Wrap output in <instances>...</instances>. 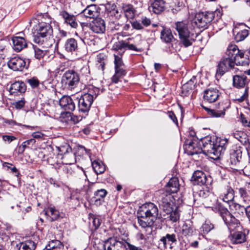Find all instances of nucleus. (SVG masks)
I'll list each match as a JSON object with an SVG mask.
<instances>
[{"mask_svg": "<svg viewBox=\"0 0 250 250\" xmlns=\"http://www.w3.org/2000/svg\"><path fill=\"white\" fill-rule=\"evenodd\" d=\"M158 214V208L154 204L146 203L139 208L137 212L138 224L146 231H148L147 234H150Z\"/></svg>", "mask_w": 250, "mask_h": 250, "instance_id": "nucleus-1", "label": "nucleus"}, {"mask_svg": "<svg viewBox=\"0 0 250 250\" xmlns=\"http://www.w3.org/2000/svg\"><path fill=\"white\" fill-rule=\"evenodd\" d=\"M51 19L45 14L39 19V23L36 26V34L34 36V42L38 44L47 48L52 45V34L53 28L51 25Z\"/></svg>", "mask_w": 250, "mask_h": 250, "instance_id": "nucleus-2", "label": "nucleus"}, {"mask_svg": "<svg viewBox=\"0 0 250 250\" xmlns=\"http://www.w3.org/2000/svg\"><path fill=\"white\" fill-rule=\"evenodd\" d=\"M204 153H207L213 159H217L223 154L228 146L226 138H215L207 136L201 141Z\"/></svg>", "mask_w": 250, "mask_h": 250, "instance_id": "nucleus-3", "label": "nucleus"}, {"mask_svg": "<svg viewBox=\"0 0 250 250\" xmlns=\"http://www.w3.org/2000/svg\"><path fill=\"white\" fill-rule=\"evenodd\" d=\"M211 208L222 218L230 231H233L240 226L239 221L221 203H217L215 206L211 207Z\"/></svg>", "mask_w": 250, "mask_h": 250, "instance_id": "nucleus-4", "label": "nucleus"}, {"mask_svg": "<svg viewBox=\"0 0 250 250\" xmlns=\"http://www.w3.org/2000/svg\"><path fill=\"white\" fill-rule=\"evenodd\" d=\"M175 28L183 44L185 47L190 46L196 36L189 27L188 24L185 21H178L175 23Z\"/></svg>", "mask_w": 250, "mask_h": 250, "instance_id": "nucleus-5", "label": "nucleus"}, {"mask_svg": "<svg viewBox=\"0 0 250 250\" xmlns=\"http://www.w3.org/2000/svg\"><path fill=\"white\" fill-rule=\"evenodd\" d=\"M204 138L199 140L196 136L194 130L190 129L188 137L186 139L184 146L186 152L190 155L202 153L203 151V146L201 141Z\"/></svg>", "mask_w": 250, "mask_h": 250, "instance_id": "nucleus-6", "label": "nucleus"}, {"mask_svg": "<svg viewBox=\"0 0 250 250\" xmlns=\"http://www.w3.org/2000/svg\"><path fill=\"white\" fill-rule=\"evenodd\" d=\"M155 198L161 208L167 213L170 212L173 206L172 196L171 194L164 189L160 190L156 192Z\"/></svg>", "mask_w": 250, "mask_h": 250, "instance_id": "nucleus-7", "label": "nucleus"}, {"mask_svg": "<svg viewBox=\"0 0 250 250\" xmlns=\"http://www.w3.org/2000/svg\"><path fill=\"white\" fill-rule=\"evenodd\" d=\"M79 81V75L76 72L69 70L62 76L61 83L64 88L72 90L77 86Z\"/></svg>", "mask_w": 250, "mask_h": 250, "instance_id": "nucleus-8", "label": "nucleus"}, {"mask_svg": "<svg viewBox=\"0 0 250 250\" xmlns=\"http://www.w3.org/2000/svg\"><path fill=\"white\" fill-rule=\"evenodd\" d=\"M213 12H199L195 15L194 22L198 28H207L208 25L214 19Z\"/></svg>", "mask_w": 250, "mask_h": 250, "instance_id": "nucleus-9", "label": "nucleus"}, {"mask_svg": "<svg viewBox=\"0 0 250 250\" xmlns=\"http://www.w3.org/2000/svg\"><path fill=\"white\" fill-rule=\"evenodd\" d=\"M230 103L229 100L226 99L218 103L216 106V109H212L208 107L202 106L206 110L208 114L213 117H223L225 114L226 110L230 107Z\"/></svg>", "mask_w": 250, "mask_h": 250, "instance_id": "nucleus-10", "label": "nucleus"}, {"mask_svg": "<svg viewBox=\"0 0 250 250\" xmlns=\"http://www.w3.org/2000/svg\"><path fill=\"white\" fill-rule=\"evenodd\" d=\"M126 242L123 239L111 237L104 242V250H127Z\"/></svg>", "mask_w": 250, "mask_h": 250, "instance_id": "nucleus-11", "label": "nucleus"}, {"mask_svg": "<svg viewBox=\"0 0 250 250\" xmlns=\"http://www.w3.org/2000/svg\"><path fill=\"white\" fill-rule=\"evenodd\" d=\"M7 64L9 68L15 71H21L28 66L25 60L18 56L11 58Z\"/></svg>", "mask_w": 250, "mask_h": 250, "instance_id": "nucleus-12", "label": "nucleus"}, {"mask_svg": "<svg viewBox=\"0 0 250 250\" xmlns=\"http://www.w3.org/2000/svg\"><path fill=\"white\" fill-rule=\"evenodd\" d=\"M229 69H234V62H232V59H226L224 57L217 65L216 76L221 77Z\"/></svg>", "mask_w": 250, "mask_h": 250, "instance_id": "nucleus-13", "label": "nucleus"}, {"mask_svg": "<svg viewBox=\"0 0 250 250\" xmlns=\"http://www.w3.org/2000/svg\"><path fill=\"white\" fill-rule=\"evenodd\" d=\"M57 149L61 155H64V159L70 158V159L66 162V164H73L75 162V155L71 152V148L67 144H65L60 146H57Z\"/></svg>", "mask_w": 250, "mask_h": 250, "instance_id": "nucleus-14", "label": "nucleus"}, {"mask_svg": "<svg viewBox=\"0 0 250 250\" xmlns=\"http://www.w3.org/2000/svg\"><path fill=\"white\" fill-rule=\"evenodd\" d=\"M93 101L89 95H83L78 100V108L79 111L85 113L88 112L93 103Z\"/></svg>", "mask_w": 250, "mask_h": 250, "instance_id": "nucleus-15", "label": "nucleus"}, {"mask_svg": "<svg viewBox=\"0 0 250 250\" xmlns=\"http://www.w3.org/2000/svg\"><path fill=\"white\" fill-rule=\"evenodd\" d=\"M60 105L66 112H70L75 109V104L72 99L68 96H63L60 100Z\"/></svg>", "mask_w": 250, "mask_h": 250, "instance_id": "nucleus-16", "label": "nucleus"}, {"mask_svg": "<svg viewBox=\"0 0 250 250\" xmlns=\"http://www.w3.org/2000/svg\"><path fill=\"white\" fill-rule=\"evenodd\" d=\"M63 48L68 53H76L79 50L78 41L73 38L68 39L64 42Z\"/></svg>", "mask_w": 250, "mask_h": 250, "instance_id": "nucleus-17", "label": "nucleus"}, {"mask_svg": "<svg viewBox=\"0 0 250 250\" xmlns=\"http://www.w3.org/2000/svg\"><path fill=\"white\" fill-rule=\"evenodd\" d=\"M220 93L216 88H209L205 90L204 99L208 103L215 102L220 96Z\"/></svg>", "mask_w": 250, "mask_h": 250, "instance_id": "nucleus-18", "label": "nucleus"}, {"mask_svg": "<svg viewBox=\"0 0 250 250\" xmlns=\"http://www.w3.org/2000/svg\"><path fill=\"white\" fill-rule=\"evenodd\" d=\"M59 15L63 19L64 22L67 25H69L71 27L76 28L78 27V23L76 17L74 15L70 14L64 10L60 11Z\"/></svg>", "mask_w": 250, "mask_h": 250, "instance_id": "nucleus-19", "label": "nucleus"}, {"mask_svg": "<svg viewBox=\"0 0 250 250\" xmlns=\"http://www.w3.org/2000/svg\"><path fill=\"white\" fill-rule=\"evenodd\" d=\"M243 148L240 146H235L230 152V163L232 165H236L242 159Z\"/></svg>", "mask_w": 250, "mask_h": 250, "instance_id": "nucleus-20", "label": "nucleus"}, {"mask_svg": "<svg viewBox=\"0 0 250 250\" xmlns=\"http://www.w3.org/2000/svg\"><path fill=\"white\" fill-rule=\"evenodd\" d=\"M90 29L97 34L103 33L105 30V22L101 18L95 19L90 24Z\"/></svg>", "mask_w": 250, "mask_h": 250, "instance_id": "nucleus-21", "label": "nucleus"}, {"mask_svg": "<svg viewBox=\"0 0 250 250\" xmlns=\"http://www.w3.org/2000/svg\"><path fill=\"white\" fill-rule=\"evenodd\" d=\"M180 231L182 235L188 238L194 234L195 229L193 226L192 223L190 221L188 220L184 222L181 227Z\"/></svg>", "mask_w": 250, "mask_h": 250, "instance_id": "nucleus-22", "label": "nucleus"}, {"mask_svg": "<svg viewBox=\"0 0 250 250\" xmlns=\"http://www.w3.org/2000/svg\"><path fill=\"white\" fill-rule=\"evenodd\" d=\"M12 40L13 42V48L17 52H20L27 47V42L23 37L18 36L13 37Z\"/></svg>", "mask_w": 250, "mask_h": 250, "instance_id": "nucleus-23", "label": "nucleus"}, {"mask_svg": "<svg viewBox=\"0 0 250 250\" xmlns=\"http://www.w3.org/2000/svg\"><path fill=\"white\" fill-rule=\"evenodd\" d=\"M26 90V86L24 83L21 81H17L11 84L9 88L11 94L16 95L18 93H24Z\"/></svg>", "mask_w": 250, "mask_h": 250, "instance_id": "nucleus-24", "label": "nucleus"}, {"mask_svg": "<svg viewBox=\"0 0 250 250\" xmlns=\"http://www.w3.org/2000/svg\"><path fill=\"white\" fill-rule=\"evenodd\" d=\"M248 83V78L245 75H235L233 77V85L236 88L244 87Z\"/></svg>", "mask_w": 250, "mask_h": 250, "instance_id": "nucleus-25", "label": "nucleus"}, {"mask_svg": "<svg viewBox=\"0 0 250 250\" xmlns=\"http://www.w3.org/2000/svg\"><path fill=\"white\" fill-rule=\"evenodd\" d=\"M179 188V181L177 178H171L167 184L164 191L170 194L176 193Z\"/></svg>", "mask_w": 250, "mask_h": 250, "instance_id": "nucleus-26", "label": "nucleus"}, {"mask_svg": "<svg viewBox=\"0 0 250 250\" xmlns=\"http://www.w3.org/2000/svg\"><path fill=\"white\" fill-rule=\"evenodd\" d=\"M192 180L194 184L203 185L206 182V176L203 171L197 170L193 174Z\"/></svg>", "mask_w": 250, "mask_h": 250, "instance_id": "nucleus-27", "label": "nucleus"}, {"mask_svg": "<svg viewBox=\"0 0 250 250\" xmlns=\"http://www.w3.org/2000/svg\"><path fill=\"white\" fill-rule=\"evenodd\" d=\"M97 7L95 4H91L87 6L81 14L86 18L91 19L97 16Z\"/></svg>", "mask_w": 250, "mask_h": 250, "instance_id": "nucleus-28", "label": "nucleus"}, {"mask_svg": "<svg viewBox=\"0 0 250 250\" xmlns=\"http://www.w3.org/2000/svg\"><path fill=\"white\" fill-rule=\"evenodd\" d=\"M197 193L199 197L204 199V203L206 205L210 204L208 203L209 200L212 202H216L217 201L216 198L208 191L200 190Z\"/></svg>", "mask_w": 250, "mask_h": 250, "instance_id": "nucleus-29", "label": "nucleus"}, {"mask_svg": "<svg viewBox=\"0 0 250 250\" xmlns=\"http://www.w3.org/2000/svg\"><path fill=\"white\" fill-rule=\"evenodd\" d=\"M44 214L48 217L50 221H53L58 219L60 217L59 211L54 207H50L43 210Z\"/></svg>", "mask_w": 250, "mask_h": 250, "instance_id": "nucleus-30", "label": "nucleus"}, {"mask_svg": "<svg viewBox=\"0 0 250 250\" xmlns=\"http://www.w3.org/2000/svg\"><path fill=\"white\" fill-rule=\"evenodd\" d=\"M246 240V234L242 231H237L231 234V241L233 244H242Z\"/></svg>", "mask_w": 250, "mask_h": 250, "instance_id": "nucleus-31", "label": "nucleus"}, {"mask_svg": "<svg viewBox=\"0 0 250 250\" xmlns=\"http://www.w3.org/2000/svg\"><path fill=\"white\" fill-rule=\"evenodd\" d=\"M239 50L237 45L235 44L229 45L226 52V55L224 57L226 59H232V62H235V56L239 52Z\"/></svg>", "mask_w": 250, "mask_h": 250, "instance_id": "nucleus-32", "label": "nucleus"}, {"mask_svg": "<svg viewBox=\"0 0 250 250\" xmlns=\"http://www.w3.org/2000/svg\"><path fill=\"white\" fill-rule=\"evenodd\" d=\"M152 3L150 8L155 14H159L165 8V2L163 0H151Z\"/></svg>", "mask_w": 250, "mask_h": 250, "instance_id": "nucleus-33", "label": "nucleus"}, {"mask_svg": "<svg viewBox=\"0 0 250 250\" xmlns=\"http://www.w3.org/2000/svg\"><path fill=\"white\" fill-rule=\"evenodd\" d=\"M127 42L124 41H120L115 42L112 47V49L118 53V55L122 56L125 50L127 47Z\"/></svg>", "mask_w": 250, "mask_h": 250, "instance_id": "nucleus-34", "label": "nucleus"}, {"mask_svg": "<svg viewBox=\"0 0 250 250\" xmlns=\"http://www.w3.org/2000/svg\"><path fill=\"white\" fill-rule=\"evenodd\" d=\"M122 9L125 13V16L127 19H132L134 18L135 9L133 5L130 4H123Z\"/></svg>", "mask_w": 250, "mask_h": 250, "instance_id": "nucleus-35", "label": "nucleus"}, {"mask_svg": "<svg viewBox=\"0 0 250 250\" xmlns=\"http://www.w3.org/2000/svg\"><path fill=\"white\" fill-rule=\"evenodd\" d=\"M63 245L59 240H54L50 241L43 250H63Z\"/></svg>", "mask_w": 250, "mask_h": 250, "instance_id": "nucleus-36", "label": "nucleus"}, {"mask_svg": "<svg viewBox=\"0 0 250 250\" xmlns=\"http://www.w3.org/2000/svg\"><path fill=\"white\" fill-rule=\"evenodd\" d=\"M234 197V192L232 188L230 187H227L226 191L222 195V200L224 202L229 203L233 202L232 201Z\"/></svg>", "mask_w": 250, "mask_h": 250, "instance_id": "nucleus-37", "label": "nucleus"}, {"mask_svg": "<svg viewBox=\"0 0 250 250\" xmlns=\"http://www.w3.org/2000/svg\"><path fill=\"white\" fill-rule=\"evenodd\" d=\"M249 63V60L246 57H245L244 53L240 50L239 52L235 56L234 64L236 65H245L248 64Z\"/></svg>", "mask_w": 250, "mask_h": 250, "instance_id": "nucleus-38", "label": "nucleus"}, {"mask_svg": "<svg viewBox=\"0 0 250 250\" xmlns=\"http://www.w3.org/2000/svg\"><path fill=\"white\" fill-rule=\"evenodd\" d=\"M18 247V250H35L36 244L34 241L29 240L20 243Z\"/></svg>", "mask_w": 250, "mask_h": 250, "instance_id": "nucleus-39", "label": "nucleus"}, {"mask_svg": "<svg viewBox=\"0 0 250 250\" xmlns=\"http://www.w3.org/2000/svg\"><path fill=\"white\" fill-rule=\"evenodd\" d=\"M161 39L165 42L168 43L172 41L173 36L169 29H164L161 31Z\"/></svg>", "mask_w": 250, "mask_h": 250, "instance_id": "nucleus-40", "label": "nucleus"}, {"mask_svg": "<svg viewBox=\"0 0 250 250\" xmlns=\"http://www.w3.org/2000/svg\"><path fill=\"white\" fill-rule=\"evenodd\" d=\"M89 219L90 225H92L94 229H97L101 225V220L99 217L92 214H89Z\"/></svg>", "mask_w": 250, "mask_h": 250, "instance_id": "nucleus-41", "label": "nucleus"}, {"mask_svg": "<svg viewBox=\"0 0 250 250\" xmlns=\"http://www.w3.org/2000/svg\"><path fill=\"white\" fill-rule=\"evenodd\" d=\"M92 166L97 174L104 173L105 170V167L102 162L94 161L92 163Z\"/></svg>", "mask_w": 250, "mask_h": 250, "instance_id": "nucleus-42", "label": "nucleus"}, {"mask_svg": "<svg viewBox=\"0 0 250 250\" xmlns=\"http://www.w3.org/2000/svg\"><path fill=\"white\" fill-rule=\"evenodd\" d=\"M250 30L248 29H243L239 31L235 35V40L237 42H241L244 40L249 35Z\"/></svg>", "mask_w": 250, "mask_h": 250, "instance_id": "nucleus-43", "label": "nucleus"}, {"mask_svg": "<svg viewBox=\"0 0 250 250\" xmlns=\"http://www.w3.org/2000/svg\"><path fill=\"white\" fill-rule=\"evenodd\" d=\"M100 93V89L99 88L94 87L93 85H90L88 87V92L84 94V95H89L92 98V100L93 101L95 98L97 97Z\"/></svg>", "mask_w": 250, "mask_h": 250, "instance_id": "nucleus-44", "label": "nucleus"}, {"mask_svg": "<svg viewBox=\"0 0 250 250\" xmlns=\"http://www.w3.org/2000/svg\"><path fill=\"white\" fill-rule=\"evenodd\" d=\"M233 137L244 145L246 144L249 140L247 138V135L241 131H236L233 133Z\"/></svg>", "mask_w": 250, "mask_h": 250, "instance_id": "nucleus-45", "label": "nucleus"}, {"mask_svg": "<svg viewBox=\"0 0 250 250\" xmlns=\"http://www.w3.org/2000/svg\"><path fill=\"white\" fill-rule=\"evenodd\" d=\"M229 206L232 209H234L238 214H243L244 212L246 213V209H247V207H245L243 206L234 202H231Z\"/></svg>", "mask_w": 250, "mask_h": 250, "instance_id": "nucleus-46", "label": "nucleus"}, {"mask_svg": "<svg viewBox=\"0 0 250 250\" xmlns=\"http://www.w3.org/2000/svg\"><path fill=\"white\" fill-rule=\"evenodd\" d=\"M180 211L178 208H176L173 210L172 209L170 211V212H168L167 214H169V219L170 220L173 222H175L177 221L179 219L180 217Z\"/></svg>", "mask_w": 250, "mask_h": 250, "instance_id": "nucleus-47", "label": "nucleus"}, {"mask_svg": "<svg viewBox=\"0 0 250 250\" xmlns=\"http://www.w3.org/2000/svg\"><path fill=\"white\" fill-rule=\"evenodd\" d=\"M214 225L209 221H205L202 226V229L204 233H208L214 229Z\"/></svg>", "mask_w": 250, "mask_h": 250, "instance_id": "nucleus-48", "label": "nucleus"}, {"mask_svg": "<svg viewBox=\"0 0 250 250\" xmlns=\"http://www.w3.org/2000/svg\"><path fill=\"white\" fill-rule=\"evenodd\" d=\"M114 64L115 68L120 67H124L125 65L123 63L121 56L118 54H114Z\"/></svg>", "mask_w": 250, "mask_h": 250, "instance_id": "nucleus-49", "label": "nucleus"}, {"mask_svg": "<svg viewBox=\"0 0 250 250\" xmlns=\"http://www.w3.org/2000/svg\"><path fill=\"white\" fill-rule=\"evenodd\" d=\"M26 82L33 88L37 87L40 83L39 80L36 77H35L27 79Z\"/></svg>", "mask_w": 250, "mask_h": 250, "instance_id": "nucleus-50", "label": "nucleus"}, {"mask_svg": "<svg viewBox=\"0 0 250 250\" xmlns=\"http://www.w3.org/2000/svg\"><path fill=\"white\" fill-rule=\"evenodd\" d=\"M34 49L35 52V57L36 59L40 60L43 58V57L44 56L45 52L41 49L38 48L36 46H34Z\"/></svg>", "mask_w": 250, "mask_h": 250, "instance_id": "nucleus-51", "label": "nucleus"}, {"mask_svg": "<svg viewBox=\"0 0 250 250\" xmlns=\"http://www.w3.org/2000/svg\"><path fill=\"white\" fill-rule=\"evenodd\" d=\"M11 208H16L17 209H20V217L23 219V215L25 214V206L21 204L20 205H16L15 207L11 206Z\"/></svg>", "mask_w": 250, "mask_h": 250, "instance_id": "nucleus-52", "label": "nucleus"}, {"mask_svg": "<svg viewBox=\"0 0 250 250\" xmlns=\"http://www.w3.org/2000/svg\"><path fill=\"white\" fill-rule=\"evenodd\" d=\"M25 103V100L23 98H21V100L16 101L13 103L15 107L17 109H21L24 107Z\"/></svg>", "mask_w": 250, "mask_h": 250, "instance_id": "nucleus-53", "label": "nucleus"}, {"mask_svg": "<svg viewBox=\"0 0 250 250\" xmlns=\"http://www.w3.org/2000/svg\"><path fill=\"white\" fill-rule=\"evenodd\" d=\"M6 51L4 50V47L0 49V67L3 66L5 63L4 59L6 57Z\"/></svg>", "mask_w": 250, "mask_h": 250, "instance_id": "nucleus-54", "label": "nucleus"}, {"mask_svg": "<svg viewBox=\"0 0 250 250\" xmlns=\"http://www.w3.org/2000/svg\"><path fill=\"white\" fill-rule=\"evenodd\" d=\"M160 245H162L164 248H167V247H170L171 244L167 242V239L165 236L162 237L160 240Z\"/></svg>", "mask_w": 250, "mask_h": 250, "instance_id": "nucleus-55", "label": "nucleus"}, {"mask_svg": "<svg viewBox=\"0 0 250 250\" xmlns=\"http://www.w3.org/2000/svg\"><path fill=\"white\" fill-rule=\"evenodd\" d=\"M118 8L114 3H108L106 5V9L108 12V14H110L111 12H114V10L117 9Z\"/></svg>", "mask_w": 250, "mask_h": 250, "instance_id": "nucleus-56", "label": "nucleus"}, {"mask_svg": "<svg viewBox=\"0 0 250 250\" xmlns=\"http://www.w3.org/2000/svg\"><path fill=\"white\" fill-rule=\"evenodd\" d=\"M107 191L105 189H101L98 190L95 193L97 198H104L107 194Z\"/></svg>", "mask_w": 250, "mask_h": 250, "instance_id": "nucleus-57", "label": "nucleus"}, {"mask_svg": "<svg viewBox=\"0 0 250 250\" xmlns=\"http://www.w3.org/2000/svg\"><path fill=\"white\" fill-rule=\"evenodd\" d=\"M240 119L241 123L244 126L250 127V121L245 117L243 114L241 115Z\"/></svg>", "mask_w": 250, "mask_h": 250, "instance_id": "nucleus-58", "label": "nucleus"}, {"mask_svg": "<svg viewBox=\"0 0 250 250\" xmlns=\"http://www.w3.org/2000/svg\"><path fill=\"white\" fill-rule=\"evenodd\" d=\"M115 72L118 73L120 75L125 76L126 74V67H120L115 68Z\"/></svg>", "mask_w": 250, "mask_h": 250, "instance_id": "nucleus-59", "label": "nucleus"}, {"mask_svg": "<svg viewBox=\"0 0 250 250\" xmlns=\"http://www.w3.org/2000/svg\"><path fill=\"white\" fill-rule=\"evenodd\" d=\"M124 76L122 75H120L118 73L115 72L114 75L112 76L111 78L112 82L115 83H117L119 81H120V79H122Z\"/></svg>", "mask_w": 250, "mask_h": 250, "instance_id": "nucleus-60", "label": "nucleus"}, {"mask_svg": "<svg viewBox=\"0 0 250 250\" xmlns=\"http://www.w3.org/2000/svg\"><path fill=\"white\" fill-rule=\"evenodd\" d=\"M165 237L167 239V242H169L171 244L176 242V236L174 234H167Z\"/></svg>", "mask_w": 250, "mask_h": 250, "instance_id": "nucleus-61", "label": "nucleus"}, {"mask_svg": "<svg viewBox=\"0 0 250 250\" xmlns=\"http://www.w3.org/2000/svg\"><path fill=\"white\" fill-rule=\"evenodd\" d=\"M36 141L34 139H31L28 140H26L22 143L21 146L22 147L25 149L28 145L30 144L33 145L35 143Z\"/></svg>", "mask_w": 250, "mask_h": 250, "instance_id": "nucleus-62", "label": "nucleus"}, {"mask_svg": "<svg viewBox=\"0 0 250 250\" xmlns=\"http://www.w3.org/2000/svg\"><path fill=\"white\" fill-rule=\"evenodd\" d=\"M132 26L133 28L137 30H140L143 28L142 23H140L138 21H135L132 22Z\"/></svg>", "mask_w": 250, "mask_h": 250, "instance_id": "nucleus-63", "label": "nucleus"}, {"mask_svg": "<svg viewBox=\"0 0 250 250\" xmlns=\"http://www.w3.org/2000/svg\"><path fill=\"white\" fill-rule=\"evenodd\" d=\"M239 193L240 196L243 198L248 197V193L246 189L243 188H241L239 189Z\"/></svg>", "mask_w": 250, "mask_h": 250, "instance_id": "nucleus-64", "label": "nucleus"}]
</instances>
